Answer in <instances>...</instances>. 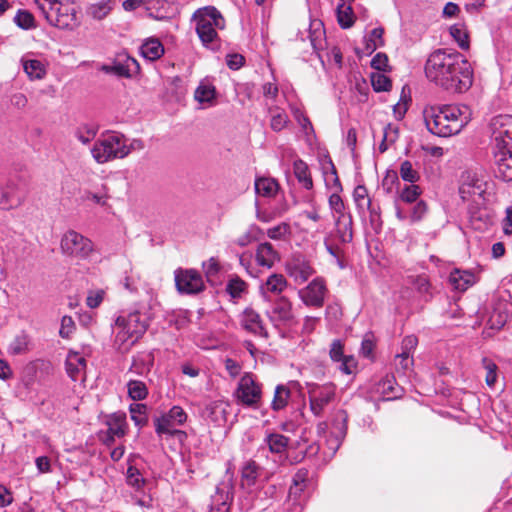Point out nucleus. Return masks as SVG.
<instances>
[{"mask_svg":"<svg viewBox=\"0 0 512 512\" xmlns=\"http://www.w3.org/2000/svg\"><path fill=\"white\" fill-rule=\"evenodd\" d=\"M424 72L436 86L454 93L467 91L473 83V69L460 52L439 48L429 54Z\"/></svg>","mask_w":512,"mask_h":512,"instance_id":"obj_1","label":"nucleus"},{"mask_svg":"<svg viewBox=\"0 0 512 512\" xmlns=\"http://www.w3.org/2000/svg\"><path fill=\"white\" fill-rule=\"evenodd\" d=\"M466 109L457 105H435L423 111L425 125L429 132L439 137H450L458 134L468 124L469 116Z\"/></svg>","mask_w":512,"mask_h":512,"instance_id":"obj_2","label":"nucleus"},{"mask_svg":"<svg viewBox=\"0 0 512 512\" xmlns=\"http://www.w3.org/2000/svg\"><path fill=\"white\" fill-rule=\"evenodd\" d=\"M116 332L114 345L120 353H127L145 334L149 327L146 313L135 309L126 315H120L115 320Z\"/></svg>","mask_w":512,"mask_h":512,"instance_id":"obj_3","label":"nucleus"},{"mask_svg":"<svg viewBox=\"0 0 512 512\" xmlns=\"http://www.w3.org/2000/svg\"><path fill=\"white\" fill-rule=\"evenodd\" d=\"M194 20L202 44L212 51L219 50L220 41L215 27L222 28L224 25L220 12L213 6L200 8L194 13Z\"/></svg>","mask_w":512,"mask_h":512,"instance_id":"obj_4","label":"nucleus"},{"mask_svg":"<svg viewBox=\"0 0 512 512\" xmlns=\"http://www.w3.org/2000/svg\"><path fill=\"white\" fill-rule=\"evenodd\" d=\"M91 153L97 163L104 164L116 158L126 157L130 153V148L124 135L111 132L103 134L95 141Z\"/></svg>","mask_w":512,"mask_h":512,"instance_id":"obj_5","label":"nucleus"},{"mask_svg":"<svg viewBox=\"0 0 512 512\" xmlns=\"http://www.w3.org/2000/svg\"><path fill=\"white\" fill-rule=\"evenodd\" d=\"M422 189L417 184H405L399 189V199L406 204H414L409 210L396 205V217L401 220H409L411 223L421 221L428 211L427 203L419 200Z\"/></svg>","mask_w":512,"mask_h":512,"instance_id":"obj_6","label":"nucleus"},{"mask_svg":"<svg viewBox=\"0 0 512 512\" xmlns=\"http://www.w3.org/2000/svg\"><path fill=\"white\" fill-rule=\"evenodd\" d=\"M49 24L60 29H73L78 25L74 2H35Z\"/></svg>","mask_w":512,"mask_h":512,"instance_id":"obj_7","label":"nucleus"},{"mask_svg":"<svg viewBox=\"0 0 512 512\" xmlns=\"http://www.w3.org/2000/svg\"><path fill=\"white\" fill-rule=\"evenodd\" d=\"M26 178L20 173H10L0 178V209L11 210L21 206L25 200Z\"/></svg>","mask_w":512,"mask_h":512,"instance_id":"obj_8","label":"nucleus"},{"mask_svg":"<svg viewBox=\"0 0 512 512\" xmlns=\"http://www.w3.org/2000/svg\"><path fill=\"white\" fill-rule=\"evenodd\" d=\"M187 419L188 415L185 410L181 406L174 405L169 411L154 418L155 432L158 436L169 435L182 442L187 439V433L174 427L184 425Z\"/></svg>","mask_w":512,"mask_h":512,"instance_id":"obj_9","label":"nucleus"},{"mask_svg":"<svg viewBox=\"0 0 512 512\" xmlns=\"http://www.w3.org/2000/svg\"><path fill=\"white\" fill-rule=\"evenodd\" d=\"M309 481V470L300 468L292 478L287 499L278 512H302L306 503L305 489Z\"/></svg>","mask_w":512,"mask_h":512,"instance_id":"obj_10","label":"nucleus"},{"mask_svg":"<svg viewBox=\"0 0 512 512\" xmlns=\"http://www.w3.org/2000/svg\"><path fill=\"white\" fill-rule=\"evenodd\" d=\"M234 395L241 405L256 409L262 399V384L256 381L252 373L246 372L240 378Z\"/></svg>","mask_w":512,"mask_h":512,"instance_id":"obj_11","label":"nucleus"},{"mask_svg":"<svg viewBox=\"0 0 512 512\" xmlns=\"http://www.w3.org/2000/svg\"><path fill=\"white\" fill-rule=\"evenodd\" d=\"M60 248L68 257L86 259L93 251V243L75 230H69L62 236Z\"/></svg>","mask_w":512,"mask_h":512,"instance_id":"obj_12","label":"nucleus"},{"mask_svg":"<svg viewBox=\"0 0 512 512\" xmlns=\"http://www.w3.org/2000/svg\"><path fill=\"white\" fill-rule=\"evenodd\" d=\"M174 278L176 289L182 295H197L205 290L204 280L195 269L178 268Z\"/></svg>","mask_w":512,"mask_h":512,"instance_id":"obj_13","label":"nucleus"},{"mask_svg":"<svg viewBox=\"0 0 512 512\" xmlns=\"http://www.w3.org/2000/svg\"><path fill=\"white\" fill-rule=\"evenodd\" d=\"M494 150L512 149V115H498L491 121Z\"/></svg>","mask_w":512,"mask_h":512,"instance_id":"obj_14","label":"nucleus"},{"mask_svg":"<svg viewBox=\"0 0 512 512\" xmlns=\"http://www.w3.org/2000/svg\"><path fill=\"white\" fill-rule=\"evenodd\" d=\"M310 410L315 416L322 415L324 409L335 399L336 387L332 383L308 386Z\"/></svg>","mask_w":512,"mask_h":512,"instance_id":"obj_15","label":"nucleus"},{"mask_svg":"<svg viewBox=\"0 0 512 512\" xmlns=\"http://www.w3.org/2000/svg\"><path fill=\"white\" fill-rule=\"evenodd\" d=\"M328 293L323 277L314 278L307 286L298 290V297L307 307L322 308Z\"/></svg>","mask_w":512,"mask_h":512,"instance_id":"obj_16","label":"nucleus"},{"mask_svg":"<svg viewBox=\"0 0 512 512\" xmlns=\"http://www.w3.org/2000/svg\"><path fill=\"white\" fill-rule=\"evenodd\" d=\"M107 429L98 433V439L105 446L111 447L115 438H122L126 435L127 422L125 413H113L106 420Z\"/></svg>","mask_w":512,"mask_h":512,"instance_id":"obj_17","label":"nucleus"},{"mask_svg":"<svg viewBox=\"0 0 512 512\" xmlns=\"http://www.w3.org/2000/svg\"><path fill=\"white\" fill-rule=\"evenodd\" d=\"M286 272L296 284H303L315 274L311 262L302 254H295L286 263Z\"/></svg>","mask_w":512,"mask_h":512,"instance_id":"obj_18","label":"nucleus"},{"mask_svg":"<svg viewBox=\"0 0 512 512\" xmlns=\"http://www.w3.org/2000/svg\"><path fill=\"white\" fill-rule=\"evenodd\" d=\"M266 316L274 327L290 324L294 320L291 301L285 296L278 297L266 311Z\"/></svg>","mask_w":512,"mask_h":512,"instance_id":"obj_19","label":"nucleus"},{"mask_svg":"<svg viewBox=\"0 0 512 512\" xmlns=\"http://www.w3.org/2000/svg\"><path fill=\"white\" fill-rule=\"evenodd\" d=\"M232 478L233 473L227 482H221L216 486V491L211 496L209 512H230L234 494Z\"/></svg>","mask_w":512,"mask_h":512,"instance_id":"obj_20","label":"nucleus"},{"mask_svg":"<svg viewBox=\"0 0 512 512\" xmlns=\"http://www.w3.org/2000/svg\"><path fill=\"white\" fill-rule=\"evenodd\" d=\"M140 70L137 60L126 53L119 54L111 65H102L101 71L119 77L131 78Z\"/></svg>","mask_w":512,"mask_h":512,"instance_id":"obj_21","label":"nucleus"},{"mask_svg":"<svg viewBox=\"0 0 512 512\" xmlns=\"http://www.w3.org/2000/svg\"><path fill=\"white\" fill-rule=\"evenodd\" d=\"M241 327L249 334L268 339L269 333L261 315L252 307H246L239 316Z\"/></svg>","mask_w":512,"mask_h":512,"instance_id":"obj_22","label":"nucleus"},{"mask_svg":"<svg viewBox=\"0 0 512 512\" xmlns=\"http://www.w3.org/2000/svg\"><path fill=\"white\" fill-rule=\"evenodd\" d=\"M487 183L475 173L466 171L461 175L459 194L462 200L467 201L472 196L483 197Z\"/></svg>","mask_w":512,"mask_h":512,"instance_id":"obj_23","label":"nucleus"},{"mask_svg":"<svg viewBox=\"0 0 512 512\" xmlns=\"http://www.w3.org/2000/svg\"><path fill=\"white\" fill-rule=\"evenodd\" d=\"M468 220L472 229L486 231L493 224V217L488 210L476 202L468 206Z\"/></svg>","mask_w":512,"mask_h":512,"instance_id":"obj_24","label":"nucleus"},{"mask_svg":"<svg viewBox=\"0 0 512 512\" xmlns=\"http://www.w3.org/2000/svg\"><path fill=\"white\" fill-rule=\"evenodd\" d=\"M230 405L222 400L212 401L205 406L202 417L210 420L217 426H222L227 421Z\"/></svg>","mask_w":512,"mask_h":512,"instance_id":"obj_25","label":"nucleus"},{"mask_svg":"<svg viewBox=\"0 0 512 512\" xmlns=\"http://www.w3.org/2000/svg\"><path fill=\"white\" fill-rule=\"evenodd\" d=\"M377 392L385 401L399 399L403 395V388L396 382L394 375H385L376 386Z\"/></svg>","mask_w":512,"mask_h":512,"instance_id":"obj_26","label":"nucleus"},{"mask_svg":"<svg viewBox=\"0 0 512 512\" xmlns=\"http://www.w3.org/2000/svg\"><path fill=\"white\" fill-rule=\"evenodd\" d=\"M495 173L504 181H512V149L494 150Z\"/></svg>","mask_w":512,"mask_h":512,"instance_id":"obj_27","label":"nucleus"},{"mask_svg":"<svg viewBox=\"0 0 512 512\" xmlns=\"http://www.w3.org/2000/svg\"><path fill=\"white\" fill-rule=\"evenodd\" d=\"M477 282L475 274L470 270L454 269L450 272L448 283L453 290L465 292Z\"/></svg>","mask_w":512,"mask_h":512,"instance_id":"obj_28","label":"nucleus"},{"mask_svg":"<svg viewBox=\"0 0 512 512\" xmlns=\"http://www.w3.org/2000/svg\"><path fill=\"white\" fill-rule=\"evenodd\" d=\"M87 366V360L78 352L69 351L65 361L67 375L74 382L81 378Z\"/></svg>","mask_w":512,"mask_h":512,"instance_id":"obj_29","label":"nucleus"},{"mask_svg":"<svg viewBox=\"0 0 512 512\" xmlns=\"http://www.w3.org/2000/svg\"><path fill=\"white\" fill-rule=\"evenodd\" d=\"M154 365V354L152 351H141L132 357L129 372L139 376H147Z\"/></svg>","mask_w":512,"mask_h":512,"instance_id":"obj_30","label":"nucleus"},{"mask_svg":"<svg viewBox=\"0 0 512 512\" xmlns=\"http://www.w3.org/2000/svg\"><path fill=\"white\" fill-rule=\"evenodd\" d=\"M255 260L259 266L270 269L280 260V255L270 242H263L256 249Z\"/></svg>","mask_w":512,"mask_h":512,"instance_id":"obj_31","label":"nucleus"},{"mask_svg":"<svg viewBox=\"0 0 512 512\" xmlns=\"http://www.w3.org/2000/svg\"><path fill=\"white\" fill-rule=\"evenodd\" d=\"M288 286L286 278L282 274H271L260 286V292L265 299L270 298V294L279 295Z\"/></svg>","mask_w":512,"mask_h":512,"instance_id":"obj_32","label":"nucleus"},{"mask_svg":"<svg viewBox=\"0 0 512 512\" xmlns=\"http://www.w3.org/2000/svg\"><path fill=\"white\" fill-rule=\"evenodd\" d=\"M352 215H342L335 218V236L340 244H348L353 240Z\"/></svg>","mask_w":512,"mask_h":512,"instance_id":"obj_33","label":"nucleus"},{"mask_svg":"<svg viewBox=\"0 0 512 512\" xmlns=\"http://www.w3.org/2000/svg\"><path fill=\"white\" fill-rule=\"evenodd\" d=\"M248 289V283L241 279L237 274L229 275L225 286V292L234 302H237L239 299H242L245 295H247Z\"/></svg>","mask_w":512,"mask_h":512,"instance_id":"obj_34","label":"nucleus"},{"mask_svg":"<svg viewBox=\"0 0 512 512\" xmlns=\"http://www.w3.org/2000/svg\"><path fill=\"white\" fill-rule=\"evenodd\" d=\"M264 443L272 454L283 456L287 452L290 438L277 432H271L266 434Z\"/></svg>","mask_w":512,"mask_h":512,"instance_id":"obj_35","label":"nucleus"},{"mask_svg":"<svg viewBox=\"0 0 512 512\" xmlns=\"http://www.w3.org/2000/svg\"><path fill=\"white\" fill-rule=\"evenodd\" d=\"M293 173L298 183L306 190L313 188V180L308 164L302 159L293 162Z\"/></svg>","mask_w":512,"mask_h":512,"instance_id":"obj_36","label":"nucleus"},{"mask_svg":"<svg viewBox=\"0 0 512 512\" xmlns=\"http://www.w3.org/2000/svg\"><path fill=\"white\" fill-rule=\"evenodd\" d=\"M141 55L150 61L160 59L164 54V46L157 38L147 39L140 47Z\"/></svg>","mask_w":512,"mask_h":512,"instance_id":"obj_37","label":"nucleus"},{"mask_svg":"<svg viewBox=\"0 0 512 512\" xmlns=\"http://www.w3.org/2000/svg\"><path fill=\"white\" fill-rule=\"evenodd\" d=\"M260 475V467L254 460H247L241 467V486L252 487Z\"/></svg>","mask_w":512,"mask_h":512,"instance_id":"obj_38","label":"nucleus"},{"mask_svg":"<svg viewBox=\"0 0 512 512\" xmlns=\"http://www.w3.org/2000/svg\"><path fill=\"white\" fill-rule=\"evenodd\" d=\"M351 2H339L336 8V16L339 26L342 29H348L355 23L356 16Z\"/></svg>","mask_w":512,"mask_h":512,"instance_id":"obj_39","label":"nucleus"},{"mask_svg":"<svg viewBox=\"0 0 512 512\" xmlns=\"http://www.w3.org/2000/svg\"><path fill=\"white\" fill-rule=\"evenodd\" d=\"M327 165V167L323 166V174L326 188L331 190L332 192H342L343 187L337 174L336 167L331 158H329Z\"/></svg>","mask_w":512,"mask_h":512,"instance_id":"obj_40","label":"nucleus"},{"mask_svg":"<svg viewBox=\"0 0 512 512\" xmlns=\"http://www.w3.org/2000/svg\"><path fill=\"white\" fill-rule=\"evenodd\" d=\"M278 182L273 178L260 177L255 180V191L264 197H272L278 191Z\"/></svg>","mask_w":512,"mask_h":512,"instance_id":"obj_41","label":"nucleus"},{"mask_svg":"<svg viewBox=\"0 0 512 512\" xmlns=\"http://www.w3.org/2000/svg\"><path fill=\"white\" fill-rule=\"evenodd\" d=\"M290 396L291 391L287 386L283 384L277 385L271 402V409L275 412L283 410L288 405Z\"/></svg>","mask_w":512,"mask_h":512,"instance_id":"obj_42","label":"nucleus"},{"mask_svg":"<svg viewBox=\"0 0 512 512\" xmlns=\"http://www.w3.org/2000/svg\"><path fill=\"white\" fill-rule=\"evenodd\" d=\"M22 65L30 79H42L46 75V67L40 60L23 58Z\"/></svg>","mask_w":512,"mask_h":512,"instance_id":"obj_43","label":"nucleus"},{"mask_svg":"<svg viewBox=\"0 0 512 512\" xmlns=\"http://www.w3.org/2000/svg\"><path fill=\"white\" fill-rule=\"evenodd\" d=\"M383 34L384 29L381 27H376L371 30L368 37H365L364 51L367 55L372 54L377 48L382 47L384 45Z\"/></svg>","mask_w":512,"mask_h":512,"instance_id":"obj_44","label":"nucleus"},{"mask_svg":"<svg viewBox=\"0 0 512 512\" xmlns=\"http://www.w3.org/2000/svg\"><path fill=\"white\" fill-rule=\"evenodd\" d=\"M127 393L132 400L142 401L147 398L149 390L145 382L131 379L127 382Z\"/></svg>","mask_w":512,"mask_h":512,"instance_id":"obj_45","label":"nucleus"},{"mask_svg":"<svg viewBox=\"0 0 512 512\" xmlns=\"http://www.w3.org/2000/svg\"><path fill=\"white\" fill-rule=\"evenodd\" d=\"M322 26L323 23L320 20L313 21L310 24L309 39L311 46L315 52H318L323 49V36L325 34V31L321 29Z\"/></svg>","mask_w":512,"mask_h":512,"instance_id":"obj_46","label":"nucleus"},{"mask_svg":"<svg viewBox=\"0 0 512 512\" xmlns=\"http://www.w3.org/2000/svg\"><path fill=\"white\" fill-rule=\"evenodd\" d=\"M348 415L345 410H338L332 420V433L337 439H343L347 433Z\"/></svg>","mask_w":512,"mask_h":512,"instance_id":"obj_47","label":"nucleus"},{"mask_svg":"<svg viewBox=\"0 0 512 512\" xmlns=\"http://www.w3.org/2000/svg\"><path fill=\"white\" fill-rule=\"evenodd\" d=\"M129 412L131 419L133 420L134 424L142 428L147 425L148 423V416H147V405L143 403H133L129 406Z\"/></svg>","mask_w":512,"mask_h":512,"instance_id":"obj_48","label":"nucleus"},{"mask_svg":"<svg viewBox=\"0 0 512 512\" xmlns=\"http://www.w3.org/2000/svg\"><path fill=\"white\" fill-rule=\"evenodd\" d=\"M398 175L403 181L410 184H416L421 178L419 171L409 160L400 163Z\"/></svg>","mask_w":512,"mask_h":512,"instance_id":"obj_49","label":"nucleus"},{"mask_svg":"<svg viewBox=\"0 0 512 512\" xmlns=\"http://www.w3.org/2000/svg\"><path fill=\"white\" fill-rule=\"evenodd\" d=\"M270 112L273 113L270 121L271 129L275 132L282 131L289 123L287 113L279 107L270 108Z\"/></svg>","mask_w":512,"mask_h":512,"instance_id":"obj_50","label":"nucleus"},{"mask_svg":"<svg viewBox=\"0 0 512 512\" xmlns=\"http://www.w3.org/2000/svg\"><path fill=\"white\" fill-rule=\"evenodd\" d=\"M215 94V87L202 81L196 88L194 97L199 103H209L215 98Z\"/></svg>","mask_w":512,"mask_h":512,"instance_id":"obj_51","label":"nucleus"},{"mask_svg":"<svg viewBox=\"0 0 512 512\" xmlns=\"http://www.w3.org/2000/svg\"><path fill=\"white\" fill-rule=\"evenodd\" d=\"M341 192H332L328 198L329 208L334 214V217H341L342 215H348L346 211V205L340 196Z\"/></svg>","mask_w":512,"mask_h":512,"instance_id":"obj_52","label":"nucleus"},{"mask_svg":"<svg viewBox=\"0 0 512 512\" xmlns=\"http://www.w3.org/2000/svg\"><path fill=\"white\" fill-rule=\"evenodd\" d=\"M29 338L25 333L17 335L9 345L8 351L12 355H21L28 351Z\"/></svg>","mask_w":512,"mask_h":512,"instance_id":"obj_53","label":"nucleus"},{"mask_svg":"<svg viewBox=\"0 0 512 512\" xmlns=\"http://www.w3.org/2000/svg\"><path fill=\"white\" fill-rule=\"evenodd\" d=\"M399 134V128L391 123L384 127V135L381 143L379 144L380 153H384L388 150L387 142L394 143Z\"/></svg>","mask_w":512,"mask_h":512,"instance_id":"obj_54","label":"nucleus"},{"mask_svg":"<svg viewBox=\"0 0 512 512\" xmlns=\"http://www.w3.org/2000/svg\"><path fill=\"white\" fill-rule=\"evenodd\" d=\"M16 25L24 30L36 27L35 18L32 13L19 9L14 17Z\"/></svg>","mask_w":512,"mask_h":512,"instance_id":"obj_55","label":"nucleus"},{"mask_svg":"<svg viewBox=\"0 0 512 512\" xmlns=\"http://www.w3.org/2000/svg\"><path fill=\"white\" fill-rule=\"evenodd\" d=\"M414 287L426 301L430 300L433 296L431 283L426 275H418L414 282Z\"/></svg>","mask_w":512,"mask_h":512,"instance_id":"obj_56","label":"nucleus"},{"mask_svg":"<svg viewBox=\"0 0 512 512\" xmlns=\"http://www.w3.org/2000/svg\"><path fill=\"white\" fill-rule=\"evenodd\" d=\"M399 175L396 170H387L382 180V188L387 194H391L395 189H400Z\"/></svg>","mask_w":512,"mask_h":512,"instance_id":"obj_57","label":"nucleus"},{"mask_svg":"<svg viewBox=\"0 0 512 512\" xmlns=\"http://www.w3.org/2000/svg\"><path fill=\"white\" fill-rule=\"evenodd\" d=\"M371 84L375 92L389 91L392 87L390 78L381 73H372Z\"/></svg>","mask_w":512,"mask_h":512,"instance_id":"obj_58","label":"nucleus"},{"mask_svg":"<svg viewBox=\"0 0 512 512\" xmlns=\"http://www.w3.org/2000/svg\"><path fill=\"white\" fill-rule=\"evenodd\" d=\"M414 363L413 355H408L407 353H398L395 356V366L398 372H402L406 374L411 371Z\"/></svg>","mask_w":512,"mask_h":512,"instance_id":"obj_59","label":"nucleus"},{"mask_svg":"<svg viewBox=\"0 0 512 512\" xmlns=\"http://www.w3.org/2000/svg\"><path fill=\"white\" fill-rule=\"evenodd\" d=\"M110 10L111 6H109V2H95L88 7L87 13L94 19L101 20L110 12Z\"/></svg>","mask_w":512,"mask_h":512,"instance_id":"obj_60","label":"nucleus"},{"mask_svg":"<svg viewBox=\"0 0 512 512\" xmlns=\"http://www.w3.org/2000/svg\"><path fill=\"white\" fill-rule=\"evenodd\" d=\"M126 477H127L128 485H130L136 489H140L145 483V480L142 477L141 472L139 471L138 468H136L134 466L128 467Z\"/></svg>","mask_w":512,"mask_h":512,"instance_id":"obj_61","label":"nucleus"},{"mask_svg":"<svg viewBox=\"0 0 512 512\" xmlns=\"http://www.w3.org/2000/svg\"><path fill=\"white\" fill-rule=\"evenodd\" d=\"M482 362H483V366L486 370V377H485L486 384L489 387H493L497 381L498 367L491 359H488V358H483Z\"/></svg>","mask_w":512,"mask_h":512,"instance_id":"obj_62","label":"nucleus"},{"mask_svg":"<svg viewBox=\"0 0 512 512\" xmlns=\"http://www.w3.org/2000/svg\"><path fill=\"white\" fill-rule=\"evenodd\" d=\"M97 134V129L94 126L85 125L83 127H79L76 132V138L82 142L83 144H88L90 141L94 139Z\"/></svg>","mask_w":512,"mask_h":512,"instance_id":"obj_63","label":"nucleus"},{"mask_svg":"<svg viewBox=\"0 0 512 512\" xmlns=\"http://www.w3.org/2000/svg\"><path fill=\"white\" fill-rule=\"evenodd\" d=\"M291 233L290 225L283 222L267 230V236L273 240H281Z\"/></svg>","mask_w":512,"mask_h":512,"instance_id":"obj_64","label":"nucleus"}]
</instances>
